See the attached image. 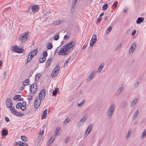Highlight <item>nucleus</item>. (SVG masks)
<instances>
[{"mask_svg":"<svg viewBox=\"0 0 146 146\" xmlns=\"http://www.w3.org/2000/svg\"><path fill=\"white\" fill-rule=\"evenodd\" d=\"M75 43L74 42H71L70 43L64 46L58 52V54L59 55H65L67 54L69 52L70 49L72 50L73 47L74 46Z\"/></svg>","mask_w":146,"mask_h":146,"instance_id":"obj_1","label":"nucleus"},{"mask_svg":"<svg viewBox=\"0 0 146 146\" xmlns=\"http://www.w3.org/2000/svg\"><path fill=\"white\" fill-rule=\"evenodd\" d=\"M116 108V106L115 104H112L110 106L107 111V117L110 119L114 113Z\"/></svg>","mask_w":146,"mask_h":146,"instance_id":"obj_2","label":"nucleus"},{"mask_svg":"<svg viewBox=\"0 0 146 146\" xmlns=\"http://www.w3.org/2000/svg\"><path fill=\"white\" fill-rule=\"evenodd\" d=\"M60 67L58 65L56 66L55 68L51 73V75L53 77H54L58 74L59 71Z\"/></svg>","mask_w":146,"mask_h":146,"instance_id":"obj_3","label":"nucleus"},{"mask_svg":"<svg viewBox=\"0 0 146 146\" xmlns=\"http://www.w3.org/2000/svg\"><path fill=\"white\" fill-rule=\"evenodd\" d=\"M29 37L28 35V33H26L25 34L21 35V36L19 37V39L22 42L25 41L28 39Z\"/></svg>","mask_w":146,"mask_h":146,"instance_id":"obj_4","label":"nucleus"},{"mask_svg":"<svg viewBox=\"0 0 146 146\" xmlns=\"http://www.w3.org/2000/svg\"><path fill=\"white\" fill-rule=\"evenodd\" d=\"M45 90H42L39 94V100L41 101L42 100H43L45 98Z\"/></svg>","mask_w":146,"mask_h":146,"instance_id":"obj_5","label":"nucleus"},{"mask_svg":"<svg viewBox=\"0 0 146 146\" xmlns=\"http://www.w3.org/2000/svg\"><path fill=\"white\" fill-rule=\"evenodd\" d=\"M30 91L31 92L34 94L37 90V86L36 84L34 83L30 86Z\"/></svg>","mask_w":146,"mask_h":146,"instance_id":"obj_6","label":"nucleus"},{"mask_svg":"<svg viewBox=\"0 0 146 146\" xmlns=\"http://www.w3.org/2000/svg\"><path fill=\"white\" fill-rule=\"evenodd\" d=\"M13 51L19 53H21L23 52V50L22 48H19L17 46H13L12 47Z\"/></svg>","mask_w":146,"mask_h":146,"instance_id":"obj_7","label":"nucleus"},{"mask_svg":"<svg viewBox=\"0 0 146 146\" xmlns=\"http://www.w3.org/2000/svg\"><path fill=\"white\" fill-rule=\"evenodd\" d=\"M6 104L7 107L10 108L13 105L12 100L9 98H7L6 100Z\"/></svg>","mask_w":146,"mask_h":146,"instance_id":"obj_8","label":"nucleus"},{"mask_svg":"<svg viewBox=\"0 0 146 146\" xmlns=\"http://www.w3.org/2000/svg\"><path fill=\"white\" fill-rule=\"evenodd\" d=\"M39 9V7L38 5H34L32 7V11L35 13L37 12Z\"/></svg>","mask_w":146,"mask_h":146,"instance_id":"obj_9","label":"nucleus"},{"mask_svg":"<svg viewBox=\"0 0 146 146\" xmlns=\"http://www.w3.org/2000/svg\"><path fill=\"white\" fill-rule=\"evenodd\" d=\"M41 101L40 100L38 101L37 98H35L34 104V107L35 108H38L39 107Z\"/></svg>","mask_w":146,"mask_h":146,"instance_id":"obj_10","label":"nucleus"},{"mask_svg":"<svg viewBox=\"0 0 146 146\" xmlns=\"http://www.w3.org/2000/svg\"><path fill=\"white\" fill-rule=\"evenodd\" d=\"M136 46V44L134 42L131 45L129 51V53H132L135 49Z\"/></svg>","mask_w":146,"mask_h":146,"instance_id":"obj_11","label":"nucleus"},{"mask_svg":"<svg viewBox=\"0 0 146 146\" xmlns=\"http://www.w3.org/2000/svg\"><path fill=\"white\" fill-rule=\"evenodd\" d=\"M95 73L94 72H92L87 78L86 80L87 81V82L90 81L93 78V77L95 75Z\"/></svg>","mask_w":146,"mask_h":146,"instance_id":"obj_12","label":"nucleus"},{"mask_svg":"<svg viewBox=\"0 0 146 146\" xmlns=\"http://www.w3.org/2000/svg\"><path fill=\"white\" fill-rule=\"evenodd\" d=\"M139 100L138 98H136L134 99L131 102V107H133L138 102Z\"/></svg>","mask_w":146,"mask_h":146,"instance_id":"obj_13","label":"nucleus"},{"mask_svg":"<svg viewBox=\"0 0 146 146\" xmlns=\"http://www.w3.org/2000/svg\"><path fill=\"white\" fill-rule=\"evenodd\" d=\"M47 112V110H45L43 112L41 116L42 119H44L46 117Z\"/></svg>","mask_w":146,"mask_h":146,"instance_id":"obj_14","label":"nucleus"},{"mask_svg":"<svg viewBox=\"0 0 146 146\" xmlns=\"http://www.w3.org/2000/svg\"><path fill=\"white\" fill-rule=\"evenodd\" d=\"M144 18L141 17H139L136 21V23L137 24L141 23L143 22L144 20Z\"/></svg>","mask_w":146,"mask_h":146,"instance_id":"obj_15","label":"nucleus"},{"mask_svg":"<svg viewBox=\"0 0 146 146\" xmlns=\"http://www.w3.org/2000/svg\"><path fill=\"white\" fill-rule=\"evenodd\" d=\"M104 62L102 63L97 69L98 71L99 72H101L102 70V68L104 66Z\"/></svg>","mask_w":146,"mask_h":146,"instance_id":"obj_16","label":"nucleus"},{"mask_svg":"<svg viewBox=\"0 0 146 146\" xmlns=\"http://www.w3.org/2000/svg\"><path fill=\"white\" fill-rule=\"evenodd\" d=\"M10 110L12 113L14 114H16V113H17V111L15 110L14 107L11 106L10 107Z\"/></svg>","mask_w":146,"mask_h":146,"instance_id":"obj_17","label":"nucleus"},{"mask_svg":"<svg viewBox=\"0 0 146 146\" xmlns=\"http://www.w3.org/2000/svg\"><path fill=\"white\" fill-rule=\"evenodd\" d=\"M37 52L38 50L37 49H35L32 50L30 53V54H32L33 55V56H35L36 55Z\"/></svg>","mask_w":146,"mask_h":146,"instance_id":"obj_18","label":"nucleus"},{"mask_svg":"<svg viewBox=\"0 0 146 146\" xmlns=\"http://www.w3.org/2000/svg\"><path fill=\"white\" fill-rule=\"evenodd\" d=\"M139 114V110H137L134 114L133 117V119H135L137 117L138 115Z\"/></svg>","mask_w":146,"mask_h":146,"instance_id":"obj_19","label":"nucleus"},{"mask_svg":"<svg viewBox=\"0 0 146 146\" xmlns=\"http://www.w3.org/2000/svg\"><path fill=\"white\" fill-rule=\"evenodd\" d=\"M131 134V130L129 129L128 130V133L126 135V137H125V139H129Z\"/></svg>","mask_w":146,"mask_h":146,"instance_id":"obj_20","label":"nucleus"},{"mask_svg":"<svg viewBox=\"0 0 146 146\" xmlns=\"http://www.w3.org/2000/svg\"><path fill=\"white\" fill-rule=\"evenodd\" d=\"M52 61V60L51 59H48L46 62L45 65L47 66H48L51 63Z\"/></svg>","mask_w":146,"mask_h":146,"instance_id":"obj_21","label":"nucleus"},{"mask_svg":"<svg viewBox=\"0 0 146 146\" xmlns=\"http://www.w3.org/2000/svg\"><path fill=\"white\" fill-rule=\"evenodd\" d=\"M93 125L92 124H90L88 126V128L86 129L87 130H89L88 131H91L93 127Z\"/></svg>","mask_w":146,"mask_h":146,"instance_id":"obj_22","label":"nucleus"},{"mask_svg":"<svg viewBox=\"0 0 146 146\" xmlns=\"http://www.w3.org/2000/svg\"><path fill=\"white\" fill-rule=\"evenodd\" d=\"M2 134L4 136H6L7 135L8 133V131L5 130H2L1 132Z\"/></svg>","mask_w":146,"mask_h":146,"instance_id":"obj_23","label":"nucleus"},{"mask_svg":"<svg viewBox=\"0 0 146 146\" xmlns=\"http://www.w3.org/2000/svg\"><path fill=\"white\" fill-rule=\"evenodd\" d=\"M59 91V89L58 88H56L55 90L53 91L52 92V94L54 96H55L56 95L57 92Z\"/></svg>","mask_w":146,"mask_h":146,"instance_id":"obj_24","label":"nucleus"},{"mask_svg":"<svg viewBox=\"0 0 146 146\" xmlns=\"http://www.w3.org/2000/svg\"><path fill=\"white\" fill-rule=\"evenodd\" d=\"M123 87H120L119 89L117 91V93H118L119 94H120L123 90Z\"/></svg>","mask_w":146,"mask_h":146,"instance_id":"obj_25","label":"nucleus"},{"mask_svg":"<svg viewBox=\"0 0 146 146\" xmlns=\"http://www.w3.org/2000/svg\"><path fill=\"white\" fill-rule=\"evenodd\" d=\"M146 135V129H145L143 132L141 134V138L142 139Z\"/></svg>","mask_w":146,"mask_h":146,"instance_id":"obj_26","label":"nucleus"},{"mask_svg":"<svg viewBox=\"0 0 146 146\" xmlns=\"http://www.w3.org/2000/svg\"><path fill=\"white\" fill-rule=\"evenodd\" d=\"M96 42V41L91 40L90 43V46H93Z\"/></svg>","mask_w":146,"mask_h":146,"instance_id":"obj_27","label":"nucleus"},{"mask_svg":"<svg viewBox=\"0 0 146 146\" xmlns=\"http://www.w3.org/2000/svg\"><path fill=\"white\" fill-rule=\"evenodd\" d=\"M61 23V22L60 21H54L52 24L53 25H56L59 24H60Z\"/></svg>","mask_w":146,"mask_h":146,"instance_id":"obj_28","label":"nucleus"},{"mask_svg":"<svg viewBox=\"0 0 146 146\" xmlns=\"http://www.w3.org/2000/svg\"><path fill=\"white\" fill-rule=\"evenodd\" d=\"M21 139L23 141H27V138L24 136H22L21 137Z\"/></svg>","mask_w":146,"mask_h":146,"instance_id":"obj_29","label":"nucleus"},{"mask_svg":"<svg viewBox=\"0 0 146 146\" xmlns=\"http://www.w3.org/2000/svg\"><path fill=\"white\" fill-rule=\"evenodd\" d=\"M21 97V96L20 95H17L14 97L13 99L15 100H17L20 98Z\"/></svg>","mask_w":146,"mask_h":146,"instance_id":"obj_30","label":"nucleus"},{"mask_svg":"<svg viewBox=\"0 0 146 146\" xmlns=\"http://www.w3.org/2000/svg\"><path fill=\"white\" fill-rule=\"evenodd\" d=\"M29 79H26L24 82H23V86H26L27 85V84H25L26 83H29Z\"/></svg>","mask_w":146,"mask_h":146,"instance_id":"obj_31","label":"nucleus"},{"mask_svg":"<svg viewBox=\"0 0 146 146\" xmlns=\"http://www.w3.org/2000/svg\"><path fill=\"white\" fill-rule=\"evenodd\" d=\"M56 35H55L54 38V39L55 40H57L59 38V34L56 33Z\"/></svg>","mask_w":146,"mask_h":146,"instance_id":"obj_32","label":"nucleus"},{"mask_svg":"<svg viewBox=\"0 0 146 146\" xmlns=\"http://www.w3.org/2000/svg\"><path fill=\"white\" fill-rule=\"evenodd\" d=\"M54 140V139L53 138L51 137L48 141L47 143H48V144H50L53 142Z\"/></svg>","mask_w":146,"mask_h":146,"instance_id":"obj_33","label":"nucleus"},{"mask_svg":"<svg viewBox=\"0 0 146 146\" xmlns=\"http://www.w3.org/2000/svg\"><path fill=\"white\" fill-rule=\"evenodd\" d=\"M97 36L95 35H94L92 38V40L95 41L96 42L97 40Z\"/></svg>","mask_w":146,"mask_h":146,"instance_id":"obj_34","label":"nucleus"},{"mask_svg":"<svg viewBox=\"0 0 146 146\" xmlns=\"http://www.w3.org/2000/svg\"><path fill=\"white\" fill-rule=\"evenodd\" d=\"M139 84V82H137L133 85V87L135 88H136L137 87Z\"/></svg>","mask_w":146,"mask_h":146,"instance_id":"obj_35","label":"nucleus"},{"mask_svg":"<svg viewBox=\"0 0 146 146\" xmlns=\"http://www.w3.org/2000/svg\"><path fill=\"white\" fill-rule=\"evenodd\" d=\"M22 106V104L21 102L18 103L16 105V108L17 109L20 108Z\"/></svg>","mask_w":146,"mask_h":146,"instance_id":"obj_36","label":"nucleus"},{"mask_svg":"<svg viewBox=\"0 0 146 146\" xmlns=\"http://www.w3.org/2000/svg\"><path fill=\"white\" fill-rule=\"evenodd\" d=\"M86 119V117L84 115L80 119V121H82L83 123H84L85 121V120Z\"/></svg>","mask_w":146,"mask_h":146,"instance_id":"obj_37","label":"nucleus"},{"mask_svg":"<svg viewBox=\"0 0 146 146\" xmlns=\"http://www.w3.org/2000/svg\"><path fill=\"white\" fill-rule=\"evenodd\" d=\"M17 116H19L20 117L22 116L23 115V114L19 112H17V113H16V114H15Z\"/></svg>","mask_w":146,"mask_h":146,"instance_id":"obj_38","label":"nucleus"},{"mask_svg":"<svg viewBox=\"0 0 146 146\" xmlns=\"http://www.w3.org/2000/svg\"><path fill=\"white\" fill-rule=\"evenodd\" d=\"M77 1V0H73V1L72 3V8H75L74 6L75 5V4Z\"/></svg>","mask_w":146,"mask_h":146,"instance_id":"obj_39","label":"nucleus"},{"mask_svg":"<svg viewBox=\"0 0 146 146\" xmlns=\"http://www.w3.org/2000/svg\"><path fill=\"white\" fill-rule=\"evenodd\" d=\"M53 47L52 45L50 43H48V45L47 46V48L48 49H51Z\"/></svg>","mask_w":146,"mask_h":146,"instance_id":"obj_40","label":"nucleus"},{"mask_svg":"<svg viewBox=\"0 0 146 146\" xmlns=\"http://www.w3.org/2000/svg\"><path fill=\"white\" fill-rule=\"evenodd\" d=\"M108 4H105L102 7V10H106L107 9L108 7Z\"/></svg>","mask_w":146,"mask_h":146,"instance_id":"obj_41","label":"nucleus"},{"mask_svg":"<svg viewBox=\"0 0 146 146\" xmlns=\"http://www.w3.org/2000/svg\"><path fill=\"white\" fill-rule=\"evenodd\" d=\"M70 120V119L69 118H67L64 121V123L66 124H67L69 122Z\"/></svg>","mask_w":146,"mask_h":146,"instance_id":"obj_42","label":"nucleus"},{"mask_svg":"<svg viewBox=\"0 0 146 146\" xmlns=\"http://www.w3.org/2000/svg\"><path fill=\"white\" fill-rule=\"evenodd\" d=\"M6 74L7 72L6 71L4 72V73H3V76L2 78L3 80H4L5 79L6 77Z\"/></svg>","mask_w":146,"mask_h":146,"instance_id":"obj_43","label":"nucleus"},{"mask_svg":"<svg viewBox=\"0 0 146 146\" xmlns=\"http://www.w3.org/2000/svg\"><path fill=\"white\" fill-rule=\"evenodd\" d=\"M121 45H122V44H121V43H119V44L117 46V47L116 48V49H115V51H116L118 50L121 47Z\"/></svg>","mask_w":146,"mask_h":146,"instance_id":"obj_44","label":"nucleus"},{"mask_svg":"<svg viewBox=\"0 0 146 146\" xmlns=\"http://www.w3.org/2000/svg\"><path fill=\"white\" fill-rule=\"evenodd\" d=\"M85 102V100H83L80 103L78 104V106L79 107H80L82 106V104H84Z\"/></svg>","mask_w":146,"mask_h":146,"instance_id":"obj_45","label":"nucleus"},{"mask_svg":"<svg viewBox=\"0 0 146 146\" xmlns=\"http://www.w3.org/2000/svg\"><path fill=\"white\" fill-rule=\"evenodd\" d=\"M111 29L112 27L111 26L109 27L107 30L106 32L107 33H109L110 32Z\"/></svg>","mask_w":146,"mask_h":146,"instance_id":"obj_46","label":"nucleus"},{"mask_svg":"<svg viewBox=\"0 0 146 146\" xmlns=\"http://www.w3.org/2000/svg\"><path fill=\"white\" fill-rule=\"evenodd\" d=\"M41 76V75L40 74H36V75L35 76V79H38Z\"/></svg>","mask_w":146,"mask_h":146,"instance_id":"obj_47","label":"nucleus"},{"mask_svg":"<svg viewBox=\"0 0 146 146\" xmlns=\"http://www.w3.org/2000/svg\"><path fill=\"white\" fill-rule=\"evenodd\" d=\"M33 95H31V94L30 93L29 96H28L29 97L28 98V100H31L32 99L33 96Z\"/></svg>","mask_w":146,"mask_h":146,"instance_id":"obj_48","label":"nucleus"},{"mask_svg":"<svg viewBox=\"0 0 146 146\" xmlns=\"http://www.w3.org/2000/svg\"><path fill=\"white\" fill-rule=\"evenodd\" d=\"M127 105V103L126 102H123L121 104L123 108H124Z\"/></svg>","mask_w":146,"mask_h":146,"instance_id":"obj_49","label":"nucleus"},{"mask_svg":"<svg viewBox=\"0 0 146 146\" xmlns=\"http://www.w3.org/2000/svg\"><path fill=\"white\" fill-rule=\"evenodd\" d=\"M85 132H86V135H85V137H86V136L89 134V133L91 131H88V130L86 129L85 131Z\"/></svg>","mask_w":146,"mask_h":146,"instance_id":"obj_50","label":"nucleus"},{"mask_svg":"<svg viewBox=\"0 0 146 146\" xmlns=\"http://www.w3.org/2000/svg\"><path fill=\"white\" fill-rule=\"evenodd\" d=\"M69 59H68L65 62L64 64V68L66 66V65H67V63H68V62H69Z\"/></svg>","mask_w":146,"mask_h":146,"instance_id":"obj_51","label":"nucleus"},{"mask_svg":"<svg viewBox=\"0 0 146 146\" xmlns=\"http://www.w3.org/2000/svg\"><path fill=\"white\" fill-rule=\"evenodd\" d=\"M48 55L47 52L46 51L44 52L43 54V56L44 57H46Z\"/></svg>","mask_w":146,"mask_h":146,"instance_id":"obj_52","label":"nucleus"},{"mask_svg":"<svg viewBox=\"0 0 146 146\" xmlns=\"http://www.w3.org/2000/svg\"><path fill=\"white\" fill-rule=\"evenodd\" d=\"M59 131H58V129H56L55 131V134L57 136H58L59 135Z\"/></svg>","mask_w":146,"mask_h":146,"instance_id":"obj_53","label":"nucleus"},{"mask_svg":"<svg viewBox=\"0 0 146 146\" xmlns=\"http://www.w3.org/2000/svg\"><path fill=\"white\" fill-rule=\"evenodd\" d=\"M83 123H84L82 121H80L78 124V125L79 127H81Z\"/></svg>","mask_w":146,"mask_h":146,"instance_id":"obj_54","label":"nucleus"},{"mask_svg":"<svg viewBox=\"0 0 146 146\" xmlns=\"http://www.w3.org/2000/svg\"><path fill=\"white\" fill-rule=\"evenodd\" d=\"M33 70H31L30 71V73H29V76H28V77L29 78H30V77H31V76L33 74Z\"/></svg>","mask_w":146,"mask_h":146,"instance_id":"obj_55","label":"nucleus"},{"mask_svg":"<svg viewBox=\"0 0 146 146\" xmlns=\"http://www.w3.org/2000/svg\"><path fill=\"white\" fill-rule=\"evenodd\" d=\"M69 139H70L69 137H66L65 139V143H67L68 142V141H69Z\"/></svg>","mask_w":146,"mask_h":146,"instance_id":"obj_56","label":"nucleus"},{"mask_svg":"<svg viewBox=\"0 0 146 146\" xmlns=\"http://www.w3.org/2000/svg\"><path fill=\"white\" fill-rule=\"evenodd\" d=\"M26 102H23L22 103V107H25V106H26Z\"/></svg>","mask_w":146,"mask_h":146,"instance_id":"obj_57","label":"nucleus"},{"mask_svg":"<svg viewBox=\"0 0 146 146\" xmlns=\"http://www.w3.org/2000/svg\"><path fill=\"white\" fill-rule=\"evenodd\" d=\"M32 60V58H30L29 57H28V58L27 59V63H28L30 62Z\"/></svg>","mask_w":146,"mask_h":146,"instance_id":"obj_58","label":"nucleus"},{"mask_svg":"<svg viewBox=\"0 0 146 146\" xmlns=\"http://www.w3.org/2000/svg\"><path fill=\"white\" fill-rule=\"evenodd\" d=\"M25 144L23 143L22 142H21V143H19L18 145L19 146H23Z\"/></svg>","mask_w":146,"mask_h":146,"instance_id":"obj_59","label":"nucleus"},{"mask_svg":"<svg viewBox=\"0 0 146 146\" xmlns=\"http://www.w3.org/2000/svg\"><path fill=\"white\" fill-rule=\"evenodd\" d=\"M136 32V31L135 30H134L133 31V32L131 33V35L132 36H134Z\"/></svg>","mask_w":146,"mask_h":146,"instance_id":"obj_60","label":"nucleus"},{"mask_svg":"<svg viewBox=\"0 0 146 146\" xmlns=\"http://www.w3.org/2000/svg\"><path fill=\"white\" fill-rule=\"evenodd\" d=\"M117 2H115L113 4V5L115 6V8H116L117 6Z\"/></svg>","mask_w":146,"mask_h":146,"instance_id":"obj_61","label":"nucleus"},{"mask_svg":"<svg viewBox=\"0 0 146 146\" xmlns=\"http://www.w3.org/2000/svg\"><path fill=\"white\" fill-rule=\"evenodd\" d=\"M33 55L32 54H30V53L29 54L28 57H29L30 58H31L32 59L33 57L34 56H33Z\"/></svg>","mask_w":146,"mask_h":146,"instance_id":"obj_62","label":"nucleus"},{"mask_svg":"<svg viewBox=\"0 0 146 146\" xmlns=\"http://www.w3.org/2000/svg\"><path fill=\"white\" fill-rule=\"evenodd\" d=\"M5 120L7 122H9L10 121L9 119V118L7 117H5Z\"/></svg>","mask_w":146,"mask_h":146,"instance_id":"obj_63","label":"nucleus"},{"mask_svg":"<svg viewBox=\"0 0 146 146\" xmlns=\"http://www.w3.org/2000/svg\"><path fill=\"white\" fill-rule=\"evenodd\" d=\"M40 132L39 133V134L40 135H43V134L44 133V130H42V131H40Z\"/></svg>","mask_w":146,"mask_h":146,"instance_id":"obj_64","label":"nucleus"}]
</instances>
